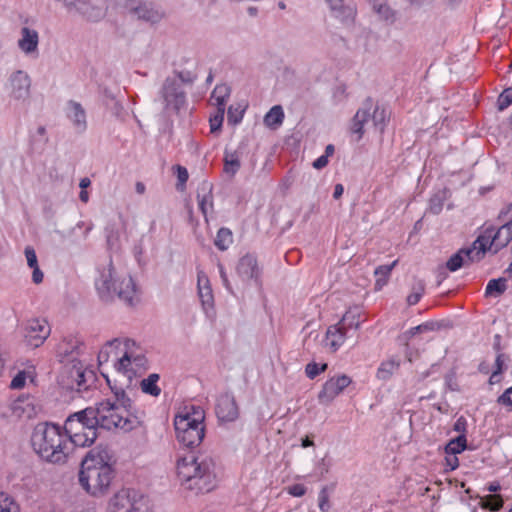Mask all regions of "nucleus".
I'll return each mask as SVG.
<instances>
[{
  "label": "nucleus",
  "mask_w": 512,
  "mask_h": 512,
  "mask_svg": "<svg viewBox=\"0 0 512 512\" xmlns=\"http://www.w3.org/2000/svg\"><path fill=\"white\" fill-rule=\"evenodd\" d=\"M106 512H144L141 498L130 489H121L115 493L107 504Z\"/></svg>",
  "instance_id": "13"
},
{
  "label": "nucleus",
  "mask_w": 512,
  "mask_h": 512,
  "mask_svg": "<svg viewBox=\"0 0 512 512\" xmlns=\"http://www.w3.org/2000/svg\"><path fill=\"white\" fill-rule=\"evenodd\" d=\"M318 470L321 477H324L330 470V463L326 462L325 459H322L318 464Z\"/></svg>",
  "instance_id": "58"
},
{
  "label": "nucleus",
  "mask_w": 512,
  "mask_h": 512,
  "mask_svg": "<svg viewBox=\"0 0 512 512\" xmlns=\"http://www.w3.org/2000/svg\"><path fill=\"white\" fill-rule=\"evenodd\" d=\"M506 290V281L502 278L492 279L488 282L485 294L486 296H498Z\"/></svg>",
  "instance_id": "37"
},
{
  "label": "nucleus",
  "mask_w": 512,
  "mask_h": 512,
  "mask_svg": "<svg viewBox=\"0 0 512 512\" xmlns=\"http://www.w3.org/2000/svg\"><path fill=\"white\" fill-rule=\"evenodd\" d=\"M397 261L389 265H381L375 269V289L381 290L387 283L390 278L391 272L393 268L396 266Z\"/></svg>",
  "instance_id": "33"
},
{
  "label": "nucleus",
  "mask_w": 512,
  "mask_h": 512,
  "mask_svg": "<svg viewBox=\"0 0 512 512\" xmlns=\"http://www.w3.org/2000/svg\"><path fill=\"white\" fill-rule=\"evenodd\" d=\"M224 113V110H217L214 115L210 116L209 124L211 133L220 131L224 120Z\"/></svg>",
  "instance_id": "43"
},
{
  "label": "nucleus",
  "mask_w": 512,
  "mask_h": 512,
  "mask_svg": "<svg viewBox=\"0 0 512 512\" xmlns=\"http://www.w3.org/2000/svg\"><path fill=\"white\" fill-rule=\"evenodd\" d=\"M79 199L83 203H87L89 201V193L86 190H81V192L79 194Z\"/></svg>",
  "instance_id": "62"
},
{
  "label": "nucleus",
  "mask_w": 512,
  "mask_h": 512,
  "mask_svg": "<svg viewBox=\"0 0 512 512\" xmlns=\"http://www.w3.org/2000/svg\"><path fill=\"white\" fill-rule=\"evenodd\" d=\"M288 492L294 497H301L306 493V487L303 484H294L288 488Z\"/></svg>",
  "instance_id": "54"
},
{
  "label": "nucleus",
  "mask_w": 512,
  "mask_h": 512,
  "mask_svg": "<svg viewBox=\"0 0 512 512\" xmlns=\"http://www.w3.org/2000/svg\"><path fill=\"white\" fill-rule=\"evenodd\" d=\"M30 269L32 270V282L37 285L41 284L44 279V273L40 269L39 264H37L34 267H31Z\"/></svg>",
  "instance_id": "53"
},
{
  "label": "nucleus",
  "mask_w": 512,
  "mask_h": 512,
  "mask_svg": "<svg viewBox=\"0 0 512 512\" xmlns=\"http://www.w3.org/2000/svg\"><path fill=\"white\" fill-rule=\"evenodd\" d=\"M39 409L35 398L29 395L18 397L10 405L12 416L23 421L35 418Z\"/></svg>",
  "instance_id": "18"
},
{
  "label": "nucleus",
  "mask_w": 512,
  "mask_h": 512,
  "mask_svg": "<svg viewBox=\"0 0 512 512\" xmlns=\"http://www.w3.org/2000/svg\"><path fill=\"white\" fill-rule=\"evenodd\" d=\"M352 383V379L346 374L335 375L329 378L318 394V400L322 404L331 403Z\"/></svg>",
  "instance_id": "16"
},
{
  "label": "nucleus",
  "mask_w": 512,
  "mask_h": 512,
  "mask_svg": "<svg viewBox=\"0 0 512 512\" xmlns=\"http://www.w3.org/2000/svg\"><path fill=\"white\" fill-rule=\"evenodd\" d=\"M240 154L237 151H225L224 154V172L234 176L240 169Z\"/></svg>",
  "instance_id": "32"
},
{
  "label": "nucleus",
  "mask_w": 512,
  "mask_h": 512,
  "mask_svg": "<svg viewBox=\"0 0 512 512\" xmlns=\"http://www.w3.org/2000/svg\"><path fill=\"white\" fill-rule=\"evenodd\" d=\"M52 3L65 8L67 12H76L81 0H50Z\"/></svg>",
  "instance_id": "48"
},
{
  "label": "nucleus",
  "mask_w": 512,
  "mask_h": 512,
  "mask_svg": "<svg viewBox=\"0 0 512 512\" xmlns=\"http://www.w3.org/2000/svg\"><path fill=\"white\" fill-rule=\"evenodd\" d=\"M500 488H501V487H500V485H499L498 483H496V482H494V483H490V484L487 486V490H488L489 492H491V493H495V492L499 491V490H500Z\"/></svg>",
  "instance_id": "61"
},
{
  "label": "nucleus",
  "mask_w": 512,
  "mask_h": 512,
  "mask_svg": "<svg viewBox=\"0 0 512 512\" xmlns=\"http://www.w3.org/2000/svg\"><path fill=\"white\" fill-rule=\"evenodd\" d=\"M176 475L181 487L198 494L216 487L219 469L212 456L188 453L178 457Z\"/></svg>",
  "instance_id": "2"
},
{
  "label": "nucleus",
  "mask_w": 512,
  "mask_h": 512,
  "mask_svg": "<svg viewBox=\"0 0 512 512\" xmlns=\"http://www.w3.org/2000/svg\"><path fill=\"white\" fill-rule=\"evenodd\" d=\"M33 379V373L31 371H19L12 379L10 387L12 389H22L27 380Z\"/></svg>",
  "instance_id": "42"
},
{
  "label": "nucleus",
  "mask_w": 512,
  "mask_h": 512,
  "mask_svg": "<svg viewBox=\"0 0 512 512\" xmlns=\"http://www.w3.org/2000/svg\"><path fill=\"white\" fill-rule=\"evenodd\" d=\"M284 120V111L280 105L273 106L264 117V124L271 129H277Z\"/></svg>",
  "instance_id": "31"
},
{
  "label": "nucleus",
  "mask_w": 512,
  "mask_h": 512,
  "mask_svg": "<svg viewBox=\"0 0 512 512\" xmlns=\"http://www.w3.org/2000/svg\"><path fill=\"white\" fill-rule=\"evenodd\" d=\"M364 321L361 308H349L336 324L328 327L324 346L332 353L338 351L351 333L356 332Z\"/></svg>",
  "instance_id": "8"
},
{
  "label": "nucleus",
  "mask_w": 512,
  "mask_h": 512,
  "mask_svg": "<svg viewBox=\"0 0 512 512\" xmlns=\"http://www.w3.org/2000/svg\"><path fill=\"white\" fill-rule=\"evenodd\" d=\"M24 254L29 268L38 264V258L33 247L27 246L24 250Z\"/></svg>",
  "instance_id": "49"
},
{
  "label": "nucleus",
  "mask_w": 512,
  "mask_h": 512,
  "mask_svg": "<svg viewBox=\"0 0 512 512\" xmlns=\"http://www.w3.org/2000/svg\"><path fill=\"white\" fill-rule=\"evenodd\" d=\"M113 395L92 407L97 426L106 430L130 432L141 426V418L133 413V403L126 390L112 387Z\"/></svg>",
  "instance_id": "1"
},
{
  "label": "nucleus",
  "mask_w": 512,
  "mask_h": 512,
  "mask_svg": "<svg viewBox=\"0 0 512 512\" xmlns=\"http://www.w3.org/2000/svg\"><path fill=\"white\" fill-rule=\"evenodd\" d=\"M51 334V327L45 318H32L23 327V339L27 346L38 348Z\"/></svg>",
  "instance_id": "12"
},
{
  "label": "nucleus",
  "mask_w": 512,
  "mask_h": 512,
  "mask_svg": "<svg viewBox=\"0 0 512 512\" xmlns=\"http://www.w3.org/2000/svg\"><path fill=\"white\" fill-rule=\"evenodd\" d=\"M487 243V238L478 237L473 244L466 249H461L454 254L446 263L447 268L451 271H457L463 265L469 262L479 261L483 258V246Z\"/></svg>",
  "instance_id": "15"
},
{
  "label": "nucleus",
  "mask_w": 512,
  "mask_h": 512,
  "mask_svg": "<svg viewBox=\"0 0 512 512\" xmlns=\"http://www.w3.org/2000/svg\"><path fill=\"white\" fill-rule=\"evenodd\" d=\"M177 178L180 184L184 185L188 180V171L185 167L178 165L176 167Z\"/></svg>",
  "instance_id": "56"
},
{
  "label": "nucleus",
  "mask_w": 512,
  "mask_h": 512,
  "mask_svg": "<svg viewBox=\"0 0 512 512\" xmlns=\"http://www.w3.org/2000/svg\"><path fill=\"white\" fill-rule=\"evenodd\" d=\"M33 450L45 461L55 464L65 463L73 452L71 441L63 429L53 423H38L31 435Z\"/></svg>",
  "instance_id": "4"
},
{
  "label": "nucleus",
  "mask_w": 512,
  "mask_h": 512,
  "mask_svg": "<svg viewBox=\"0 0 512 512\" xmlns=\"http://www.w3.org/2000/svg\"><path fill=\"white\" fill-rule=\"evenodd\" d=\"M334 153V146L332 144H329L326 146V149H325V154L324 156H327V158H329L330 156H332Z\"/></svg>",
  "instance_id": "63"
},
{
  "label": "nucleus",
  "mask_w": 512,
  "mask_h": 512,
  "mask_svg": "<svg viewBox=\"0 0 512 512\" xmlns=\"http://www.w3.org/2000/svg\"><path fill=\"white\" fill-rule=\"evenodd\" d=\"M400 361L394 358L381 362L377 369L376 377L379 380L387 381L399 369Z\"/></svg>",
  "instance_id": "30"
},
{
  "label": "nucleus",
  "mask_w": 512,
  "mask_h": 512,
  "mask_svg": "<svg viewBox=\"0 0 512 512\" xmlns=\"http://www.w3.org/2000/svg\"><path fill=\"white\" fill-rule=\"evenodd\" d=\"M424 292V286L422 283H419L417 287L413 288V291L407 296V303L409 305H415L417 304Z\"/></svg>",
  "instance_id": "47"
},
{
  "label": "nucleus",
  "mask_w": 512,
  "mask_h": 512,
  "mask_svg": "<svg viewBox=\"0 0 512 512\" xmlns=\"http://www.w3.org/2000/svg\"><path fill=\"white\" fill-rule=\"evenodd\" d=\"M232 241L233 239L231 231L227 228H221L217 232L214 243L220 250H226Z\"/></svg>",
  "instance_id": "38"
},
{
  "label": "nucleus",
  "mask_w": 512,
  "mask_h": 512,
  "mask_svg": "<svg viewBox=\"0 0 512 512\" xmlns=\"http://www.w3.org/2000/svg\"><path fill=\"white\" fill-rule=\"evenodd\" d=\"M327 164H328V158H327V156L322 155V156L318 157V158L313 162V167H314L315 169H318V170H319V169H322V168H324L325 166H327Z\"/></svg>",
  "instance_id": "57"
},
{
  "label": "nucleus",
  "mask_w": 512,
  "mask_h": 512,
  "mask_svg": "<svg viewBox=\"0 0 512 512\" xmlns=\"http://www.w3.org/2000/svg\"><path fill=\"white\" fill-rule=\"evenodd\" d=\"M498 403L512 407V386L506 389L503 394L498 397Z\"/></svg>",
  "instance_id": "51"
},
{
  "label": "nucleus",
  "mask_w": 512,
  "mask_h": 512,
  "mask_svg": "<svg viewBox=\"0 0 512 512\" xmlns=\"http://www.w3.org/2000/svg\"><path fill=\"white\" fill-rule=\"evenodd\" d=\"M39 32L29 26L21 27L17 39V47L20 52L29 58L36 59L39 56Z\"/></svg>",
  "instance_id": "17"
},
{
  "label": "nucleus",
  "mask_w": 512,
  "mask_h": 512,
  "mask_svg": "<svg viewBox=\"0 0 512 512\" xmlns=\"http://www.w3.org/2000/svg\"><path fill=\"white\" fill-rule=\"evenodd\" d=\"M372 9L378 18L386 24L391 25L397 20V11L385 0H373Z\"/></svg>",
  "instance_id": "27"
},
{
  "label": "nucleus",
  "mask_w": 512,
  "mask_h": 512,
  "mask_svg": "<svg viewBox=\"0 0 512 512\" xmlns=\"http://www.w3.org/2000/svg\"><path fill=\"white\" fill-rule=\"evenodd\" d=\"M114 478L110 457L104 450H92L81 463L79 482L92 496L105 495Z\"/></svg>",
  "instance_id": "5"
},
{
  "label": "nucleus",
  "mask_w": 512,
  "mask_h": 512,
  "mask_svg": "<svg viewBox=\"0 0 512 512\" xmlns=\"http://www.w3.org/2000/svg\"><path fill=\"white\" fill-rule=\"evenodd\" d=\"M445 461H446V466L450 470H455L459 466V461H458L457 455L446 454Z\"/></svg>",
  "instance_id": "55"
},
{
  "label": "nucleus",
  "mask_w": 512,
  "mask_h": 512,
  "mask_svg": "<svg viewBox=\"0 0 512 512\" xmlns=\"http://www.w3.org/2000/svg\"><path fill=\"white\" fill-rule=\"evenodd\" d=\"M237 271L243 279H255L257 281L260 276L257 260L252 255H245L240 259Z\"/></svg>",
  "instance_id": "25"
},
{
  "label": "nucleus",
  "mask_w": 512,
  "mask_h": 512,
  "mask_svg": "<svg viewBox=\"0 0 512 512\" xmlns=\"http://www.w3.org/2000/svg\"><path fill=\"white\" fill-rule=\"evenodd\" d=\"M76 13L90 22H98L105 16V8L103 5L92 3L88 0H81Z\"/></svg>",
  "instance_id": "24"
},
{
  "label": "nucleus",
  "mask_w": 512,
  "mask_h": 512,
  "mask_svg": "<svg viewBox=\"0 0 512 512\" xmlns=\"http://www.w3.org/2000/svg\"><path fill=\"white\" fill-rule=\"evenodd\" d=\"M503 355L502 354H499L496 358V361H495V364H496V370L492 373L491 377H490V383L493 384L495 381H496V377L498 376V374L501 373L502 371V367L504 365V359H503Z\"/></svg>",
  "instance_id": "52"
},
{
  "label": "nucleus",
  "mask_w": 512,
  "mask_h": 512,
  "mask_svg": "<svg viewBox=\"0 0 512 512\" xmlns=\"http://www.w3.org/2000/svg\"><path fill=\"white\" fill-rule=\"evenodd\" d=\"M159 381V375L158 374H150L147 378L143 379L140 383L141 389L144 393L152 395V396H158L161 393L160 387L157 385Z\"/></svg>",
  "instance_id": "36"
},
{
  "label": "nucleus",
  "mask_w": 512,
  "mask_h": 512,
  "mask_svg": "<svg viewBox=\"0 0 512 512\" xmlns=\"http://www.w3.org/2000/svg\"><path fill=\"white\" fill-rule=\"evenodd\" d=\"M479 505L483 509L496 512L502 509L504 501L502 497L498 494H489L481 497Z\"/></svg>",
  "instance_id": "35"
},
{
  "label": "nucleus",
  "mask_w": 512,
  "mask_h": 512,
  "mask_svg": "<svg viewBox=\"0 0 512 512\" xmlns=\"http://www.w3.org/2000/svg\"><path fill=\"white\" fill-rule=\"evenodd\" d=\"M197 201L200 211L202 212L206 221L208 216L213 213V195L211 188L203 186L198 190Z\"/></svg>",
  "instance_id": "28"
},
{
  "label": "nucleus",
  "mask_w": 512,
  "mask_h": 512,
  "mask_svg": "<svg viewBox=\"0 0 512 512\" xmlns=\"http://www.w3.org/2000/svg\"><path fill=\"white\" fill-rule=\"evenodd\" d=\"M186 82H191V79H185L182 74H174L166 78L160 91L165 110L178 111L185 104L186 93L183 84Z\"/></svg>",
  "instance_id": "10"
},
{
  "label": "nucleus",
  "mask_w": 512,
  "mask_h": 512,
  "mask_svg": "<svg viewBox=\"0 0 512 512\" xmlns=\"http://www.w3.org/2000/svg\"><path fill=\"white\" fill-rule=\"evenodd\" d=\"M126 339L127 338H116L105 343L98 353V365L101 367L110 361H112L114 365L115 361H117V358H120L121 356L124 344L126 343Z\"/></svg>",
  "instance_id": "21"
},
{
  "label": "nucleus",
  "mask_w": 512,
  "mask_h": 512,
  "mask_svg": "<svg viewBox=\"0 0 512 512\" xmlns=\"http://www.w3.org/2000/svg\"><path fill=\"white\" fill-rule=\"evenodd\" d=\"M64 110L66 117L70 120L76 131L83 132L86 130V112L80 103L70 100L66 103Z\"/></svg>",
  "instance_id": "22"
},
{
  "label": "nucleus",
  "mask_w": 512,
  "mask_h": 512,
  "mask_svg": "<svg viewBox=\"0 0 512 512\" xmlns=\"http://www.w3.org/2000/svg\"><path fill=\"white\" fill-rule=\"evenodd\" d=\"M318 507L322 512H329L331 503L329 500V494L326 487H323L318 494Z\"/></svg>",
  "instance_id": "45"
},
{
  "label": "nucleus",
  "mask_w": 512,
  "mask_h": 512,
  "mask_svg": "<svg viewBox=\"0 0 512 512\" xmlns=\"http://www.w3.org/2000/svg\"><path fill=\"white\" fill-rule=\"evenodd\" d=\"M205 412L200 406L185 405L174 418L176 438L188 447L198 446L205 434Z\"/></svg>",
  "instance_id": "6"
},
{
  "label": "nucleus",
  "mask_w": 512,
  "mask_h": 512,
  "mask_svg": "<svg viewBox=\"0 0 512 512\" xmlns=\"http://www.w3.org/2000/svg\"><path fill=\"white\" fill-rule=\"evenodd\" d=\"M216 414L221 421H233L238 416V408L233 396L223 394L218 398Z\"/></svg>",
  "instance_id": "23"
},
{
  "label": "nucleus",
  "mask_w": 512,
  "mask_h": 512,
  "mask_svg": "<svg viewBox=\"0 0 512 512\" xmlns=\"http://www.w3.org/2000/svg\"><path fill=\"white\" fill-rule=\"evenodd\" d=\"M387 117L388 113L384 108H375L372 115V123L377 131L383 132Z\"/></svg>",
  "instance_id": "41"
},
{
  "label": "nucleus",
  "mask_w": 512,
  "mask_h": 512,
  "mask_svg": "<svg viewBox=\"0 0 512 512\" xmlns=\"http://www.w3.org/2000/svg\"><path fill=\"white\" fill-rule=\"evenodd\" d=\"M327 369V364H318L315 362L308 363L305 367V373L308 378L314 379L320 373L324 372Z\"/></svg>",
  "instance_id": "44"
},
{
  "label": "nucleus",
  "mask_w": 512,
  "mask_h": 512,
  "mask_svg": "<svg viewBox=\"0 0 512 512\" xmlns=\"http://www.w3.org/2000/svg\"><path fill=\"white\" fill-rule=\"evenodd\" d=\"M506 214L511 217V219L501 226L496 233L493 231H486L484 234L479 237L487 238V243L483 246V256L489 250H493L496 253L500 248L506 246L512 240V203L508 205ZM484 244V242L482 243Z\"/></svg>",
  "instance_id": "14"
},
{
  "label": "nucleus",
  "mask_w": 512,
  "mask_h": 512,
  "mask_svg": "<svg viewBox=\"0 0 512 512\" xmlns=\"http://www.w3.org/2000/svg\"><path fill=\"white\" fill-rule=\"evenodd\" d=\"M343 192H344L343 185L342 184H336L335 188H334V192H333V197L335 199H339L343 195Z\"/></svg>",
  "instance_id": "59"
},
{
  "label": "nucleus",
  "mask_w": 512,
  "mask_h": 512,
  "mask_svg": "<svg viewBox=\"0 0 512 512\" xmlns=\"http://www.w3.org/2000/svg\"><path fill=\"white\" fill-rule=\"evenodd\" d=\"M126 7L139 19L152 23L158 22L163 16V13L154 4L141 0H128Z\"/></svg>",
  "instance_id": "19"
},
{
  "label": "nucleus",
  "mask_w": 512,
  "mask_h": 512,
  "mask_svg": "<svg viewBox=\"0 0 512 512\" xmlns=\"http://www.w3.org/2000/svg\"><path fill=\"white\" fill-rule=\"evenodd\" d=\"M333 16L344 24L353 23L356 16V6L350 0H325Z\"/></svg>",
  "instance_id": "20"
},
{
  "label": "nucleus",
  "mask_w": 512,
  "mask_h": 512,
  "mask_svg": "<svg viewBox=\"0 0 512 512\" xmlns=\"http://www.w3.org/2000/svg\"><path fill=\"white\" fill-rule=\"evenodd\" d=\"M466 448V438L463 435L458 436L455 439H452L448 442L445 447L446 454H454L457 455L464 451Z\"/></svg>",
  "instance_id": "39"
},
{
  "label": "nucleus",
  "mask_w": 512,
  "mask_h": 512,
  "mask_svg": "<svg viewBox=\"0 0 512 512\" xmlns=\"http://www.w3.org/2000/svg\"><path fill=\"white\" fill-rule=\"evenodd\" d=\"M371 115L368 110L359 109L354 116L352 131L353 133L358 134V139H360L364 133V126L369 122Z\"/></svg>",
  "instance_id": "34"
},
{
  "label": "nucleus",
  "mask_w": 512,
  "mask_h": 512,
  "mask_svg": "<svg viewBox=\"0 0 512 512\" xmlns=\"http://www.w3.org/2000/svg\"><path fill=\"white\" fill-rule=\"evenodd\" d=\"M314 445V442L312 440H310L308 437L304 438L302 440V447L303 448H307V447H310V446H313Z\"/></svg>",
  "instance_id": "64"
},
{
  "label": "nucleus",
  "mask_w": 512,
  "mask_h": 512,
  "mask_svg": "<svg viewBox=\"0 0 512 512\" xmlns=\"http://www.w3.org/2000/svg\"><path fill=\"white\" fill-rule=\"evenodd\" d=\"M91 185V180L88 177H84L80 180L79 186L81 190H86Z\"/></svg>",
  "instance_id": "60"
},
{
  "label": "nucleus",
  "mask_w": 512,
  "mask_h": 512,
  "mask_svg": "<svg viewBox=\"0 0 512 512\" xmlns=\"http://www.w3.org/2000/svg\"><path fill=\"white\" fill-rule=\"evenodd\" d=\"M0 512H20L16 501L4 492H0Z\"/></svg>",
  "instance_id": "40"
},
{
  "label": "nucleus",
  "mask_w": 512,
  "mask_h": 512,
  "mask_svg": "<svg viewBox=\"0 0 512 512\" xmlns=\"http://www.w3.org/2000/svg\"><path fill=\"white\" fill-rule=\"evenodd\" d=\"M198 295L203 306L211 307L213 304V293L208 276L203 271L197 273Z\"/></svg>",
  "instance_id": "26"
},
{
  "label": "nucleus",
  "mask_w": 512,
  "mask_h": 512,
  "mask_svg": "<svg viewBox=\"0 0 512 512\" xmlns=\"http://www.w3.org/2000/svg\"><path fill=\"white\" fill-rule=\"evenodd\" d=\"M92 407L70 415L65 421L64 433L71 441V449L75 446L86 447L94 443L97 438V420Z\"/></svg>",
  "instance_id": "7"
},
{
  "label": "nucleus",
  "mask_w": 512,
  "mask_h": 512,
  "mask_svg": "<svg viewBox=\"0 0 512 512\" xmlns=\"http://www.w3.org/2000/svg\"><path fill=\"white\" fill-rule=\"evenodd\" d=\"M512 104V88L505 89L499 96L497 105L500 111H503Z\"/></svg>",
  "instance_id": "46"
},
{
  "label": "nucleus",
  "mask_w": 512,
  "mask_h": 512,
  "mask_svg": "<svg viewBox=\"0 0 512 512\" xmlns=\"http://www.w3.org/2000/svg\"><path fill=\"white\" fill-rule=\"evenodd\" d=\"M243 118V110L239 108L229 107L228 109V122L232 124L239 123Z\"/></svg>",
  "instance_id": "50"
},
{
  "label": "nucleus",
  "mask_w": 512,
  "mask_h": 512,
  "mask_svg": "<svg viewBox=\"0 0 512 512\" xmlns=\"http://www.w3.org/2000/svg\"><path fill=\"white\" fill-rule=\"evenodd\" d=\"M230 96V88L226 84L217 85L211 93L210 104L215 106L217 110L226 108L227 100Z\"/></svg>",
  "instance_id": "29"
},
{
  "label": "nucleus",
  "mask_w": 512,
  "mask_h": 512,
  "mask_svg": "<svg viewBox=\"0 0 512 512\" xmlns=\"http://www.w3.org/2000/svg\"><path fill=\"white\" fill-rule=\"evenodd\" d=\"M32 80L29 74L21 69L12 71L4 85V90L10 101L25 103L31 95Z\"/></svg>",
  "instance_id": "11"
},
{
  "label": "nucleus",
  "mask_w": 512,
  "mask_h": 512,
  "mask_svg": "<svg viewBox=\"0 0 512 512\" xmlns=\"http://www.w3.org/2000/svg\"><path fill=\"white\" fill-rule=\"evenodd\" d=\"M94 284L97 294L104 301H111L115 297L129 305L138 301L139 291L134 279L117 269L111 259L98 265Z\"/></svg>",
  "instance_id": "3"
},
{
  "label": "nucleus",
  "mask_w": 512,
  "mask_h": 512,
  "mask_svg": "<svg viewBox=\"0 0 512 512\" xmlns=\"http://www.w3.org/2000/svg\"><path fill=\"white\" fill-rule=\"evenodd\" d=\"M114 368L130 383L133 378L141 376L148 369L144 349L135 341L126 339L121 356L115 361Z\"/></svg>",
  "instance_id": "9"
}]
</instances>
